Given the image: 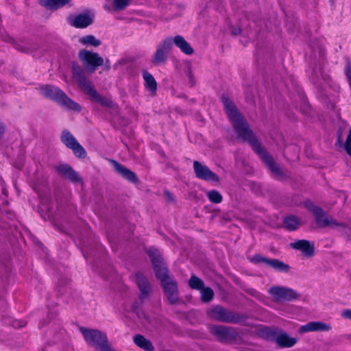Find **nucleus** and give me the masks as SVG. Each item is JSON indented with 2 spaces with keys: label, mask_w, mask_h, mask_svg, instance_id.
Instances as JSON below:
<instances>
[{
  "label": "nucleus",
  "mask_w": 351,
  "mask_h": 351,
  "mask_svg": "<svg viewBox=\"0 0 351 351\" xmlns=\"http://www.w3.org/2000/svg\"><path fill=\"white\" fill-rule=\"evenodd\" d=\"M172 47L171 38H167L159 43L154 52L152 62L154 65H159L166 62L169 53Z\"/></svg>",
  "instance_id": "6e6552de"
},
{
  "label": "nucleus",
  "mask_w": 351,
  "mask_h": 351,
  "mask_svg": "<svg viewBox=\"0 0 351 351\" xmlns=\"http://www.w3.org/2000/svg\"><path fill=\"white\" fill-rule=\"evenodd\" d=\"M268 293L275 302L292 301L300 298L295 290L278 285L271 287Z\"/></svg>",
  "instance_id": "423d86ee"
},
{
  "label": "nucleus",
  "mask_w": 351,
  "mask_h": 351,
  "mask_svg": "<svg viewBox=\"0 0 351 351\" xmlns=\"http://www.w3.org/2000/svg\"><path fill=\"white\" fill-rule=\"evenodd\" d=\"M201 295H202V300L204 302H210L213 296H214V293H213V291L209 288V287H207V288H202L201 289Z\"/></svg>",
  "instance_id": "7c9ffc66"
},
{
  "label": "nucleus",
  "mask_w": 351,
  "mask_h": 351,
  "mask_svg": "<svg viewBox=\"0 0 351 351\" xmlns=\"http://www.w3.org/2000/svg\"><path fill=\"white\" fill-rule=\"evenodd\" d=\"M330 327L322 322H310L305 325L302 326L299 331L301 333L307 332H315V331H326L328 330Z\"/></svg>",
  "instance_id": "dca6fc26"
},
{
  "label": "nucleus",
  "mask_w": 351,
  "mask_h": 351,
  "mask_svg": "<svg viewBox=\"0 0 351 351\" xmlns=\"http://www.w3.org/2000/svg\"><path fill=\"white\" fill-rule=\"evenodd\" d=\"M193 169L196 177L199 179L213 182L219 181V176L216 173L210 170L207 166L198 161L195 160L193 162Z\"/></svg>",
  "instance_id": "ddd939ff"
},
{
  "label": "nucleus",
  "mask_w": 351,
  "mask_h": 351,
  "mask_svg": "<svg viewBox=\"0 0 351 351\" xmlns=\"http://www.w3.org/2000/svg\"><path fill=\"white\" fill-rule=\"evenodd\" d=\"M78 56L83 64L89 67L93 72L95 69L104 64V59L97 53H95L86 49H82L79 51Z\"/></svg>",
  "instance_id": "1a4fd4ad"
},
{
  "label": "nucleus",
  "mask_w": 351,
  "mask_h": 351,
  "mask_svg": "<svg viewBox=\"0 0 351 351\" xmlns=\"http://www.w3.org/2000/svg\"><path fill=\"white\" fill-rule=\"evenodd\" d=\"M71 0H39L41 5L49 10H57L70 2Z\"/></svg>",
  "instance_id": "393cba45"
},
{
  "label": "nucleus",
  "mask_w": 351,
  "mask_h": 351,
  "mask_svg": "<svg viewBox=\"0 0 351 351\" xmlns=\"http://www.w3.org/2000/svg\"><path fill=\"white\" fill-rule=\"evenodd\" d=\"M161 286L165 295L171 304H176L179 302L178 284L173 278H169L167 281L162 282Z\"/></svg>",
  "instance_id": "f8f14e48"
},
{
  "label": "nucleus",
  "mask_w": 351,
  "mask_h": 351,
  "mask_svg": "<svg viewBox=\"0 0 351 351\" xmlns=\"http://www.w3.org/2000/svg\"><path fill=\"white\" fill-rule=\"evenodd\" d=\"M136 279L142 296H147L151 291L147 279L141 274H137Z\"/></svg>",
  "instance_id": "b1692460"
},
{
  "label": "nucleus",
  "mask_w": 351,
  "mask_h": 351,
  "mask_svg": "<svg viewBox=\"0 0 351 351\" xmlns=\"http://www.w3.org/2000/svg\"><path fill=\"white\" fill-rule=\"evenodd\" d=\"M308 209L315 215L317 223L322 228L345 226L344 224L338 223L335 219L327 217L323 210L317 206L311 205L308 206Z\"/></svg>",
  "instance_id": "9d476101"
},
{
  "label": "nucleus",
  "mask_w": 351,
  "mask_h": 351,
  "mask_svg": "<svg viewBox=\"0 0 351 351\" xmlns=\"http://www.w3.org/2000/svg\"><path fill=\"white\" fill-rule=\"evenodd\" d=\"M72 77L77 83L80 88L90 97L92 100L99 103L101 106L110 108L112 107V101L97 92L92 83L86 79L84 71L80 65L75 63H73L72 66Z\"/></svg>",
  "instance_id": "f03ea898"
},
{
  "label": "nucleus",
  "mask_w": 351,
  "mask_h": 351,
  "mask_svg": "<svg viewBox=\"0 0 351 351\" xmlns=\"http://www.w3.org/2000/svg\"><path fill=\"white\" fill-rule=\"evenodd\" d=\"M240 32H241V31H240V29L235 30V31H234V32H233V34H239V33H240Z\"/></svg>",
  "instance_id": "a19ab883"
},
{
  "label": "nucleus",
  "mask_w": 351,
  "mask_h": 351,
  "mask_svg": "<svg viewBox=\"0 0 351 351\" xmlns=\"http://www.w3.org/2000/svg\"><path fill=\"white\" fill-rule=\"evenodd\" d=\"M341 316L345 319L351 320V309H346L341 312Z\"/></svg>",
  "instance_id": "c9c22d12"
},
{
  "label": "nucleus",
  "mask_w": 351,
  "mask_h": 351,
  "mask_svg": "<svg viewBox=\"0 0 351 351\" xmlns=\"http://www.w3.org/2000/svg\"><path fill=\"white\" fill-rule=\"evenodd\" d=\"M165 195L166 197L169 199V200H173V198H172V196L171 195V193L168 191H166L165 192Z\"/></svg>",
  "instance_id": "4c0bfd02"
},
{
  "label": "nucleus",
  "mask_w": 351,
  "mask_h": 351,
  "mask_svg": "<svg viewBox=\"0 0 351 351\" xmlns=\"http://www.w3.org/2000/svg\"><path fill=\"white\" fill-rule=\"evenodd\" d=\"M93 23L91 16L88 14H80L70 21V23L77 28H85Z\"/></svg>",
  "instance_id": "a211bd4d"
},
{
  "label": "nucleus",
  "mask_w": 351,
  "mask_h": 351,
  "mask_svg": "<svg viewBox=\"0 0 351 351\" xmlns=\"http://www.w3.org/2000/svg\"><path fill=\"white\" fill-rule=\"evenodd\" d=\"M207 314L210 318L221 322L238 323L241 319L239 315L226 310L219 306L209 309Z\"/></svg>",
  "instance_id": "0eeeda50"
},
{
  "label": "nucleus",
  "mask_w": 351,
  "mask_h": 351,
  "mask_svg": "<svg viewBox=\"0 0 351 351\" xmlns=\"http://www.w3.org/2000/svg\"><path fill=\"white\" fill-rule=\"evenodd\" d=\"M269 259L261 254H255L252 257L251 261L254 263H265L267 265Z\"/></svg>",
  "instance_id": "72a5a7b5"
},
{
  "label": "nucleus",
  "mask_w": 351,
  "mask_h": 351,
  "mask_svg": "<svg viewBox=\"0 0 351 351\" xmlns=\"http://www.w3.org/2000/svg\"><path fill=\"white\" fill-rule=\"evenodd\" d=\"M40 91L43 96L56 101L58 104L66 109L80 110V105L70 99L58 87L45 85L40 88Z\"/></svg>",
  "instance_id": "7ed1b4c3"
},
{
  "label": "nucleus",
  "mask_w": 351,
  "mask_h": 351,
  "mask_svg": "<svg viewBox=\"0 0 351 351\" xmlns=\"http://www.w3.org/2000/svg\"><path fill=\"white\" fill-rule=\"evenodd\" d=\"M134 343L145 351H154V348L152 342L143 335H136L133 337Z\"/></svg>",
  "instance_id": "4be33fe9"
},
{
  "label": "nucleus",
  "mask_w": 351,
  "mask_h": 351,
  "mask_svg": "<svg viewBox=\"0 0 351 351\" xmlns=\"http://www.w3.org/2000/svg\"><path fill=\"white\" fill-rule=\"evenodd\" d=\"M267 265L279 271L287 272L289 269V266L288 265L275 258H269Z\"/></svg>",
  "instance_id": "a878e982"
},
{
  "label": "nucleus",
  "mask_w": 351,
  "mask_h": 351,
  "mask_svg": "<svg viewBox=\"0 0 351 351\" xmlns=\"http://www.w3.org/2000/svg\"><path fill=\"white\" fill-rule=\"evenodd\" d=\"M4 132V127L3 125L0 123V135H1Z\"/></svg>",
  "instance_id": "58836bf2"
},
{
  "label": "nucleus",
  "mask_w": 351,
  "mask_h": 351,
  "mask_svg": "<svg viewBox=\"0 0 351 351\" xmlns=\"http://www.w3.org/2000/svg\"><path fill=\"white\" fill-rule=\"evenodd\" d=\"M147 253L151 259L155 275L160 281V283L167 281L169 278H172L169 275L168 268L164 263L163 258L159 251L154 247L148 250Z\"/></svg>",
  "instance_id": "39448f33"
},
{
  "label": "nucleus",
  "mask_w": 351,
  "mask_h": 351,
  "mask_svg": "<svg viewBox=\"0 0 351 351\" xmlns=\"http://www.w3.org/2000/svg\"><path fill=\"white\" fill-rule=\"evenodd\" d=\"M221 101L230 121L231 122L234 130L237 133L239 138L243 141H247L254 152L261 158L262 160L270 170L273 176L277 179H281L283 173L274 162L272 157L269 155L263 147L261 143L257 141L252 131L245 118L239 112L234 103L226 96H223Z\"/></svg>",
  "instance_id": "f257e3e1"
},
{
  "label": "nucleus",
  "mask_w": 351,
  "mask_h": 351,
  "mask_svg": "<svg viewBox=\"0 0 351 351\" xmlns=\"http://www.w3.org/2000/svg\"><path fill=\"white\" fill-rule=\"evenodd\" d=\"M337 141L338 143L340 144V145H343V142L341 141V136L340 134L338 135V139H337Z\"/></svg>",
  "instance_id": "ea45409f"
},
{
  "label": "nucleus",
  "mask_w": 351,
  "mask_h": 351,
  "mask_svg": "<svg viewBox=\"0 0 351 351\" xmlns=\"http://www.w3.org/2000/svg\"><path fill=\"white\" fill-rule=\"evenodd\" d=\"M61 140L62 143L69 149H72L73 154L81 158L86 156V152L84 147L77 141L75 137L68 131L62 132Z\"/></svg>",
  "instance_id": "9b49d317"
},
{
  "label": "nucleus",
  "mask_w": 351,
  "mask_h": 351,
  "mask_svg": "<svg viewBox=\"0 0 351 351\" xmlns=\"http://www.w3.org/2000/svg\"><path fill=\"white\" fill-rule=\"evenodd\" d=\"M129 4V0H114V8L117 10H123Z\"/></svg>",
  "instance_id": "473e14b6"
},
{
  "label": "nucleus",
  "mask_w": 351,
  "mask_h": 351,
  "mask_svg": "<svg viewBox=\"0 0 351 351\" xmlns=\"http://www.w3.org/2000/svg\"><path fill=\"white\" fill-rule=\"evenodd\" d=\"M276 341L280 347L291 348L297 342V339L289 337L285 332H281L276 337Z\"/></svg>",
  "instance_id": "412c9836"
},
{
  "label": "nucleus",
  "mask_w": 351,
  "mask_h": 351,
  "mask_svg": "<svg viewBox=\"0 0 351 351\" xmlns=\"http://www.w3.org/2000/svg\"><path fill=\"white\" fill-rule=\"evenodd\" d=\"M143 78L145 81V86L152 94H155L157 90V83L154 76L147 71L143 72Z\"/></svg>",
  "instance_id": "5701e85b"
},
{
  "label": "nucleus",
  "mask_w": 351,
  "mask_h": 351,
  "mask_svg": "<svg viewBox=\"0 0 351 351\" xmlns=\"http://www.w3.org/2000/svg\"><path fill=\"white\" fill-rule=\"evenodd\" d=\"M290 246L299 251H301L306 257H311L315 254V247L313 243H311L307 240H299L294 243H291Z\"/></svg>",
  "instance_id": "4468645a"
},
{
  "label": "nucleus",
  "mask_w": 351,
  "mask_h": 351,
  "mask_svg": "<svg viewBox=\"0 0 351 351\" xmlns=\"http://www.w3.org/2000/svg\"><path fill=\"white\" fill-rule=\"evenodd\" d=\"M210 332L219 341L227 340L231 336L229 329L223 326H212L210 327Z\"/></svg>",
  "instance_id": "aec40b11"
},
{
  "label": "nucleus",
  "mask_w": 351,
  "mask_h": 351,
  "mask_svg": "<svg viewBox=\"0 0 351 351\" xmlns=\"http://www.w3.org/2000/svg\"><path fill=\"white\" fill-rule=\"evenodd\" d=\"M283 223L285 228L291 231L296 230L300 225L298 219L294 216L285 217Z\"/></svg>",
  "instance_id": "bb28decb"
},
{
  "label": "nucleus",
  "mask_w": 351,
  "mask_h": 351,
  "mask_svg": "<svg viewBox=\"0 0 351 351\" xmlns=\"http://www.w3.org/2000/svg\"><path fill=\"white\" fill-rule=\"evenodd\" d=\"M80 43L84 45H90L93 47H98L101 45V41L97 39L93 35H88L80 38Z\"/></svg>",
  "instance_id": "cd10ccee"
},
{
  "label": "nucleus",
  "mask_w": 351,
  "mask_h": 351,
  "mask_svg": "<svg viewBox=\"0 0 351 351\" xmlns=\"http://www.w3.org/2000/svg\"><path fill=\"white\" fill-rule=\"evenodd\" d=\"M185 73L187 77H189V83L191 86H193L195 84V80L193 75L192 69L191 65L188 64L185 69Z\"/></svg>",
  "instance_id": "2f4dec72"
},
{
  "label": "nucleus",
  "mask_w": 351,
  "mask_h": 351,
  "mask_svg": "<svg viewBox=\"0 0 351 351\" xmlns=\"http://www.w3.org/2000/svg\"><path fill=\"white\" fill-rule=\"evenodd\" d=\"M25 325V322L23 321H14L13 323V326L15 328H21Z\"/></svg>",
  "instance_id": "e433bc0d"
},
{
  "label": "nucleus",
  "mask_w": 351,
  "mask_h": 351,
  "mask_svg": "<svg viewBox=\"0 0 351 351\" xmlns=\"http://www.w3.org/2000/svg\"><path fill=\"white\" fill-rule=\"evenodd\" d=\"M207 197L209 201L213 204H219L222 202L223 197L221 193L216 190H211L207 193Z\"/></svg>",
  "instance_id": "c85d7f7f"
},
{
  "label": "nucleus",
  "mask_w": 351,
  "mask_h": 351,
  "mask_svg": "<svg viewBox=\"0 0 351 351\" xmlns=\"http://www.w3.org/2000/svg\"><path fill=\"white\" fill-rule=\"evenodd\" d=\"M58 173L63 177L67 178L73 182H80V177L70 166L67 165H61L57 167Z\"/></svg>",
  "instance_id": "f3484780"
},
{
  "label": "nucleus",
  "mask_w": 351,
  "mask_h": 351,
  "mask_svg": "<svg viewBox=\"0 0 351 351\" xmlns=\"http://www.w3.org/2000/svg\"><path fill=\"white\" fill-rule=\"evenodd\" d=\"M171 39L172 44L174 43L182 53L186 55H192L193 53V49L183 36L178 35Z\"/></svg>",
  "instance_id": "6ab92c4d"
},
{
  "label": "nucleus",
  "mask_w": 351,
  "mask_h": 351,
  "mask_svg": "<svg viewBox=\"0 0 351 351\" xmlns=\"http://www.w3.org/2000/svg\"><path fill=\"white\" fill-rule=\"evenodd\" d=\"M80 331L83 335L87 344L94 347L97 350L116 351L110 347L106 335L101 331L84 327H80Z\"/></svg>",
  "instance_id": "20e7f679"
},
{
  "label": "nucleus",
  "mask_w": 351,
  "mask_h": 351,
  "mask_svg": "<svg viewBox=\"0 0 351 351\" xmlns=\"http://www.w3.org/2000/svg\"><path fill=\"white\" fill-rule=\"evenodd\" d=\"M189 285L191 289L201 290L204 287V282L195 276H192L189 280Z\"/></svg>",
  "instance_id": "c756f323"
},
{
  "label": "nucleus",
  "mask_w": 351,
  "mask_h": 351,
  "mask_svg": "<svg viewBox=\"0 0 351 351\" xmlns=\"http://www.w3.org/2000/svg\"><path fill=\"white\" fill-rule=\"evenodd\" d=\"M112 164L116 171L121 174L125 179L134 184L138 182L136 175L133 171L123 165H121L117 161L112 160Z\"/></svg>",
  "instance_id": "2eb2a0df"
},
{
  "label": "nucleus",
  "mask_w": 351,
  "mask_h": 351,
  "mask_svg": "<svg viewBox=\"0 0 351 351\" xmlns=\"http://www.w3.org/2000/svg\"><path fill=\"white\" fill-rule=\"evenodd\" d=\"M343 147L347 154L351 155V126L347 136L346 141L343 144Z\"/></svg>",
  "instance_id": "f704fd0d"
}]
</instances>
